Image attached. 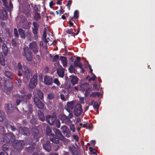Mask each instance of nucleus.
Segmentation results:
<instances>
[{"label": "nucleus", "mask_w": 155, "mask_h": 155, "mask_svg": "<svg viewBox=\"0 0 155 155\" xmlns=\"http://www.w3.org/2000/svg\"><path fill=\"white\" fill-rule=\"evenodd\" d=\"M23 56L26 58V59L28 61H31L32 59V53L29 50L28 47L24 48V51L22 53Z\"/></svg>", "instance_id": "obj_1"}, {"label": "nucleus", "mask_w": 155, "mask_h": 155, "mask_svg": "<svg viewBox=\"0 0 155 155\" xmlns=\"http://www.w3.org/2000/svg\"><path fill=\"white\" fill-rule=\"evenodd\" d=\"M31 96L32 95L30 94L28 95L25 94L21 95L19 96V99H18L16 100L17 105H18L21 101H23L25 103H27L31 97Z\"/></svg>", "instance_id": "obj_2"}, {"label": "nucleus", "mask_w": 155, "mask_h": 155, "mask_svg": "<svg viewBox=\"0 0 155 155\" xmlns=\"http://www.w3.org/2000/svg\"><path fill=\"white\" fill-rule=\"evenodd\" d=\"M25 143L22 140H15L13 143L14 147L16 150H20L22 149L25 146Z\"/></svg>", "instance_id": "obj_3"}, {"label": "nucleus", "mask_w": 155, "mask_h": 155, "mask_svg": "<svg viewBox=\"0 0 155 155\" xmlns=\"http://www.w3.org/2000/svg\"><path fill=\"white\" fill-rule=\"evenodd\" d=\"M61 130H62L64 136L67 138H69L71 136V131L67 126L63 125L61 127Z\"/></svg>", "instance_id": "obj_4"}, {"label": "nucleus", "mask_w": 155, "mask_h": 155, "mask_svg": "<svg viewBox=\"0 0 155 155\" xmlns=\"http://www.w3.org/2000/svg\"><path fill=\"white\" fill-rule=\"evenodd\" d=\"M58 117L62 121V123H64L69 125L71 123V120L68 117L64 114H61L59 115Z\"/></svg>", "instance_id": "obj_5"}, {"label": "nucleus", "mask_w": 155, "mask_h": 155, "mask_svg": "<svg viewBox=\"0 0 155 155\" xmlns=\"http://www.w3.org/2000/svg\"><path fill=\"white\" fill-rule=\"evenodd\" d=\"M37 73L35 74L31 79V81L29 83V87L31 89L34 88L37 84Z\"/></svg>", "instance_id": "obj_6"}, {"label": "nucleus", "mask_w": 155, "mask_h": 155, "mask_svg": "<svg viewBox=\"0 0 155 155\" xmlns=\"http://www.w3.org/2000/svg\"><path fill=\"white\" fill-rule=\"evenodd\" d=\"M29 48L35 54L38 53V47L37 43L35 41H33L30 43L29 45Z\"/></svg>", "instance_id": "obj_7"}, {"label": "nucleus", "mask_w": 155, "mask_h": 155, "mask_svg": "<svg viewBox=\"0 0 155 155\" xmlns=\"http://www.w3.org/2000/svg\"><path fill=\"white\" fill-rule=\"evenodd\" d=\"M15 138V136L13 133H10L4 135L3 137V140L5 142L8 143L14 140Z\"/></svg>", "instance_id": "obj_8"}, {"label": "nucleus", "mask_w": 155, "mask_h": 155, "mask_svg": "<svg viewBox=\"0 0 155 155\" xmlns=\"http://www.w3.org/2000/svg\"><path fill=\"white\" fill-rule=\"evenodd\" d=\"M31 131L32 135L36 141H38V139L41 136L38 130L36 127H34L32 128Z\"/></svg>", "instance_id": "obj_9"}, {"label": "nucleus", "mask_w": 155, "mask_h": 155, "mask_svg": "<svg viewBox=\"0 0 155 155\" xmlns=\"http://www.w3.org/2000/svg\"><path fill=\"white\" fill-rule=\"evenodd\" d=\"M33 101L35 104L39 108L43 109L44 108V104L38 99V97H36L35 98H33Z\"/></svg>", "instance_id": "obj_10"}, {"label": "nucleus", "mask_w": 155, "mask_h": 155, "mask_svg": "<svg viewBox=\"0 0 155 155\" xmlns=\"http://www.w3.org/2000/svg\"><path fill=\"white\" fill-rule=\"evenodd\" d=\"M82 110L81 106L79 104H77L74 109V115L76 116H78L81 115L82 112Z\"/></svg>", "instance_id": "obj_11"}, {"label": "nucleus", "mask_w": 155, "mask_h": 155, "mask_svg": "<svg viewBox=\"0 0 155 155\" xmlns=\"http://www.w3.org/2000/svg\"><path fill=\"white\" fill-rule=\"evenodd\" d=\"M33 94L34 96L33 98H35L36 97H38L41 99H42L43 98V93L39 90L35 89L34 91Z\"/></svg>", "instance_id": "obj_12"}, {"label": "nucleus", "mask_w": 155, "mask_h": 155, "mask_svg": "<svg viewBox=\"0 0 155 155\" xmlns=\"http://www.w3.org/2000/svg\"><path fill=\"white\" fill-rule=\"evenodd\" d=\"M13 87V84L11 81H6L5 82L4 85L5 90L6 91H11Z\"/></svg>", "instance_id": "obj_13"}, {"label": "nucleus", "mask_w": 155, "mask_h": 155, "mask_svg": "<svg viewBox=\"0 0 155 155\" xmlns=\"http://www.w3.org/2000/svg\"><path fill=\"white\" fill-rule=\"evenodd\" d=\"M19 133L23 135L28 136L30 135V132L28 129L25 127H20L19 129Z\"/></svg>", "instance_id": "obj_14"}, {"label": "nucleus", "mask_w": 155, "mask_h": 155, "mask_svg": "<svg viewBox=\"0 0 155 155\" xmlns=\"http://www.w3.org/2000/svg\"><path fill=\"white\" fill-rule=\"evenodd\" d=\"M52 81V79L50 76L46 75L44 77V82L46 85H51Z\"/></svg>", "instance_id": "obj_15"}, {"label": "nucleus", "mask_w": 155, "mask_h": 155, "mask_svg": "<svg viewBox=\"0 0 155 155\" xmlns=\"http://www.w3.org/2000/svg\"><path fill=\"white\" fill-rule=\"evenodd\" d=\"M43 146L44 149L48 152L51 151V145L49 141H46L43 143Z\"/></svg>", "instance_id": "obj_16"}, {"label": "nucleus", "mask_w": 155, "mask_h": 155, "mask_svg": "<svg viewBox=\"0 0 155 155\" xmlns=\"http://www.w3.org/2000/svg\"><path fill=\"white\" fill-rule=\"evenodd\" d=\"M74 101L68 102L67 103V107L66 109L68 112H70L72 110L74 107Z\"/></svg>", "instance_id": "obj_17"}, {"label": "nucleus", "mask_w": 155, "mask_h": 155, "mask_svg": "<svg viewBox=\"0 0 155 155\" xmlns=\"http://www.w3.org/2000/svg\"><path fill=\"white\" fill-rule=\"evenodd\" d=\"M49 136L50 140L51 142L56 144H58L59 143V139L54 134H51Z\"/></svg>", "instance_id": "obj_18"}, {"label": "nucleus", "mask_w": 155, "mask_h": 155, "mask_svg": "<svg viewBox=\"0 0 155 155\" xmlns=\"http://www.w3.org/2000/svg\"><path fill=\"white\" fill-rule=\"evenodd\" d=\"M70 78L71 79V81L73 86L78 83L79 78L76 76L71 75L70 76Z\"/></svg>", "instance_id": "obj_19"}, {"label": "nucleus", "mask_w": 155, "mask_h": 155, "mask_svg": "<svg viewBox=\"0 0 155 155\" xmlns=\"http://www.w3.org/2000/svg\"><path fill=\"white\" fill-rule=\"evenodd\" d=\"M46 120L49 124L52 125L54 123L55 118L51 115H48L46 117Z\"/></svg>", "instance_id": "obj_20"}, {"label": "nucleus", "mask_w": 155, "mask_h": 155, "mask_svg": "<svg viewBox=\"0 0 155 155\" xmlns=\"http://www.w3.org/2000/svg\"><path fill=\"white\" fill-rule=\"evenodd\" d=\"M7 18V12L5 10H0V19L5 20Z\"/></svg>", "instance_id": "obj_21"}, {"label": "nucleus", "mask_w": 155, "mask_h": 155, "mask_svg": "<svg viewBox=\"0 0 155 155\" xmlns=\"http://www.w3.org/2000/svg\"><path fill=\"white\" fill-rule=\"evenodd\" d=\"M53 130L55 134V135L59 140L63 136L59 129L54 128L53 129Z\"/></svg>", "instance_id": "obj_22"}, {"label": "nucleus", "mask_w": 155, "mask_h": 155, "mask_svg": "<svg viewBox=\"0 0 155 155\" xmlns=\"http://www.w3.org/2000/svg\"><path fill=\"white\" fill-rule=\"evenodd\" d=\"M57 73L59 77L63 78L64 74V69L62 68H58L57 70Z\"/></svg>", "instance_id": "obj_23"}, {"label": "nucleus", "mask_w": 155, "mask_h": 155, "mask_svg": "<svg viewBox=\"0 0 155 155\" xmlns=\"http://www.w3.org/2000/svg\"><path fill=\"white\" fill-rule=\"evenodd\" d=\"M69 149L70 151H71L73 155H80L81 153L79 151L76 150L75 147H73L72 148L71 147H69Z\"/></svg>", "instance_id": "obj_24"}, {"label": "nucleus", "mask_w": 155, "mask_h": 155, "mask_svg": "<svg viewBox=\"0 0 155 155\" xmlns=\"http://www.w3.org/2000/svg\"><path fill=\"white\" fill-rule=\"evenodd\" d=\"M80 87V90L82 91H84L85 90L90 88L89 85L88 83H85L81 84L79 86Z\"/></svg>", "instance_id": "obj_25"}, {"label": "nucleus", "mask_w": 155, "mask_h": 155, "mask_svg": "<svg viewBox=\"0 0 155 155\" xmlns=\"http://www.w3.org/2000/svg\"><path fill=\"white\" fill-rule=\"evenodd\" d=\"M23 110L26 113L29 114L32 113V109L31 105H29L27 106L26 108H23Z\"/></svg>", "instance_id": "obj_26"}, {"label": "nucleus", "mask_w": 155, "mask_h": 155, "mask_svg": "<svg viewBox=\"0 0 155 155\" xmlns=\"http://www.w3.org/2000/svg\"><path fill=\"white\" fill-rule=\"evenodd\" d=\"M22 71L25 74V76L27 77V78H29V71L25 66H23Z\"/></svg>", "instance_id": "obj_27"}, {"label": "nucleus", "mask_w": 155, "mask_h": 155, "mask_svg": "<svg viewBox=\"0 0 155 155\" xmlns=\"http://www.w3.org/2000/svg\"><path fill=\"white\" fill-rule=\"evenodd\" d=\"M60 60L61 61L64 67H66L67 64V62L66 61V58L64 57L61 56L60 58Z\"/></svg>", "instance_id": "obj_28"}, {"label": "nucleus", "mask_w": 155, "mask_h": 155, "mask_svg": "<svg viewBox=\"0 0 155 155\" xmlns=\"http://www.w3.org/2000/svg\"><path fill=\"white\" fill-rule=\"evenodd\" d=\"M18 31L20 37L22 38L25 39V34L24 31L22 29L20 28L18 29Z\"/></svg>", "instance_id": "obj_29"}, {"label": "nucleus", "mask_w": 155, "mask_h": 155, "mask_svg": "<svg viewBox=\"0 0 155 155\" xmlns=\"http://www.w3.org/2000/svg\"><path fill=\"white\" fill-rule=\"evenodd\" d=\"M4 7L7 10L11 12L12 9L13 8V4L11 2V0L9 1V5L7 4L6 5H5Z\"/></svg>", "instance_id": "obj_30"}, {"label": "nucleus", "mask_w": 155, "mask_h": 155, "mask_svg": "<svg viewBox=\"0 0 155 155\" xmlns=\"http://www.w3.org/2000/svg\"><path fill=\"white\" fill-rule=\"evenodd\" d=\"M0 64L2 66L5 65V58L2 53H0Z\"/></svg>", "instance_id": "obj_31"}, {"label": "nucleus", "mask_w": 155, "mask_h": 155, "mask_svg": "<svg viewBox=\"0 0 155 155\" xmlns=\"http://www.w3.org/2000/svg\"><path fill=\"white\" fill-rule=\"evenodd\" d=\"M2 49L3 53L5 55H7L8 53V48L6 46V45L5 44H3L2 46Z\"/></svg>", "instance_id": "obj_32"}, {"label": "nucleus", "mask_w": 155, "mask_h": 155, "mask_svg": "<svg viewBox=\"0 0 155 155\" xmlns=\"http://www.w3.org/2000/svg\"><path fill=\"white\" fill-rule=\"evenodd\" d=\"M38 112L40 119L42 121H44L45 118L43 113L40 110H38Z\"/></svg>", "instance_id": "obj_33"}, {"label": "nucleus", "mask_w": 155, "mask_h": 155, "mask_svg": "<svg viewBox=\"0 0 155 155\" xmlns=\"http://www.w3.org/2000/svg\"><path fill=\"white\" fill-rule=\"evenodd\" d=\"M5 75L9 78H12V74L10 71H6L4 73Z\"/></svg>", "instance_id": "obj_34"}, {"label": "nucleus", "mask_w": 155, "mask_h": 155, "mask_svg": "<svg viewBox=\"0 0 155 155\" xmlns=\"http://www.w3.org/2000/svg\"><path fill=\"white\" fill-rule=\"evenodd\" d=\"M32 34L31 32L29 31H27L26 32L25 37L28 40H30L31 39Z\"/></svg>", "instance_id": "obj_35"}, {"label": "nucleus", "mask_w": 155, "mask_h": 155, "mask_svg": "<svg viewBox=\"0 0 155 155\" xmlns=\"http://www.w3.org/2000/svg\"><path fill=\"white\" fill-rule=\"evenodd\" d=\"M38 29L33 28L32 32L34 35V38L35 39H37L38 37L37 35Z\"/></svg>", "instance_id": "obj_36"}, {"label": "nucleus", "mask_w": 155, "mask_h": 155, "mask_svg": "<svg viewBox=\"0 0 155 155\" xmlns=\"http://www.w3.org/2000/svg\"><path fill=\"white\" fill-rule=\"evenodd\" d=\"M68 95H69L68 94H67V95L65 94V95L61 94H60V97L62 100L63 101H65L67 100Z\"/></svg>", "instance_id": "obj_37"}, {"label": "nucleus", "mask_w": 155, "mask_h": 155, "mask_svg": "<svg viewBox=\"0 0 155 155\" xmlns=\"http://www.w3.org/2000/svg\"><path fill=\"white\" fill-rule=\"evenodd\" d=\"M63 135L62 137L61 138L60 140L64 142L65 143H67L70 141V140L66 138Z\"/></svg>", "instance_id": "obj_38"}, {"label": "nucleus", "mask_w": 155, "mask_h": 155, "mask_svg": "<svg viewBox=\"0 0 155 155\" xmlns=\"http://www.w3.org/2000/svg\"><path fill=\"white\" fill-rule=\"evenodd\" d=\"M74 64L75 66L78 67L80 68H82V64L79 62L77 61H74Z\"/></svg>", "instance_id": "obj_39"}, {"label": "nucleus", "mask_w": 155, "mask_h": 155, "mask_svg": "<svg viewBox=\"0 0 155 155\" xmlns=\"http://www.w3.org/2000/svg\"><path fill=\"white\" fill-rule=\"evenodd\" d=\"M46 132L47 135L49 136L51 134H53L51 133L52 130L50 127L49 126L47 127L46 129Z\"/></svg>", "instance_id": "obj_40"}, {"label": "nucleus", "mask_w": 155, "mask_h": 155, "mask_svg": "<svg viewBox=\"0 0 155 155\" xmlns=\"http://www.w3.org/2000/svg\"><path fill=\"white\" fill-rule=\"evenodd\" d=\"M45 28H44V31L43 32V35H42V38L43 39L45 40V41L47 43L48 42V41L47 39H46V31Z\"/></svg>", "instance_id": "obj_41"}, {"label": "nucleus", "mask_w": 155, "mask_h": 155, "mask_svg": "<svg viewBox=\"0 0 155 155\" xmlns=\"http://www.w3.org/2000/svg\"><path fill=\"white\" fill-rule=\"evenodd\" d=\"M69 72L71 73H75L76 70L75 68L72 65H71L68 68Z\"/></svg>", "instance_id": "obj_42"}, {"label": "nucleus", "mask_w": 155, "mask_h": 155, "mask_svg": "<svg viewBox=\"0 0 155 155\" xmlns=\"http://www.w3.org/2000/svg\"><path fill=\"white\" fill-rule=\"evenodd\" d=\"M34 145H30L29 146H28L26 147L27 148V150L30 152H32L34 149Z\"/></svg>", "instance_id": "obj_43"}, {"label": "nucleus", "mask_w": 155, "mask_h": 155, "mask_svg": "<svg viewBox=\"0 0 155 155\" xmlns=\"http://www.w3.org/2000/svg\"><path fill=\"white\" fill-rule=\"evenodd\" d=\"M5 118V115L4 112L0 110V121H1Z\"/></svg>", "instance_id": "obj_44"}, {"label": "nucleus", "mask_w": 155, "mask_h": 155, "mask_svg": "<svg viewBox=\"0 0 155 155\" xmlns=\"http://www.w3.org/2000/svg\"><path fill=\"white\" fill-rule=\"evenodd\" d=\"M69 128L70 130L72 131L74 133L76 131L75 127L74 125V124H71L70 125Z\"/></svg>", "instance_id": "obj_45"}, {"label": "nucleus", "mask_w": 155, "mask_h": 155, "mask_svg": "<svg viewBox=\"0 0 155 155\" xmlns=\"http://www.w3.org/2000/svg\"><path fill=\"white\" fill-rule=\"evenodd\" d=\"M99 96L100 94L98 92H93L90 94V97H95L96 96Z\"/></svg>", "instance_id": "obj_46"}, {"label": "nucleus", "mask_w": 155, "mask_h": 155, "mask_svg": "<svg viewBox=\"0 0 155 155\" xmlns=\"http://www.w3.org/2000/svg\"><path fill=\"white\" fill-rule=\"evenodd\" d=\"M9 148L8 145L5 144H3L2 146V150L5 152Z\"/></svg>", "instance_id": "obj_47"}, {"label": "nucleus", "mask_w": 155, "mask_h": 155, "mask_svg": "<svg viewBox=\"0 0 155 155\" xmlns=\"http://www.w3.org/2000/svg\"><path fill=\"white\" fill-rule=\"evenodd\" d=\"M66 32L69 34H72L74 35V33L73 31V30L72 29H67L66 31Z\"/></svg>", "instance_id": "obj_48"}, {"label": "nucleus", "mask_w": 155, "mask_h": 155, "mask_svg": "<svg viewBox=\"0 0 155 155\" xmlns=\"http://www.w3.org/2000/svg\"><path fill=\"white\" fill-rule=\"evenodd\" d=\"M54 97V95L53 93H50L48 94L47 98L49 100L53 99Z\"/></svg>", "instance_id": "obj_49"}, {"label": "nucleus", "mask_w": 155, "mask_h": 155, "mask_svg": "<svg viewBox=\"0 0 155 155\" xmlns=\"http://www.w3.org/2000/svg\"><path fill=\"white\" fill-rule=\"evenodd\" d=\"M55 124L56 127L58 128H60L61 125V123L59 120H55Z\"/></svg>", "instance_id": "obj_50"}, {"label": "nucleus", "mask_w": 155, "mask_h": 155, "mask_svg": "<svg viewBox=\"0 0 155 155\" xmlns=\"http://www.w3.org/2000/svg\"><path fill=\"white\" fill-rule=\"evenodd\" d=\"M0 134H5V129L3 126H0Z\"/></svg>", "instance_id": "obj_51"}, {"label": "nucleus", "mask_w": 155, "mask_h": 155, "mask_svg": "<svg viewBox=\"0 0 155 155\" xmlns=\"http://www.w3.org/2000/svg\"><path fill=\"white\" fill-rule=\"evenodd\" d=\"M6 107L7 110L9 111H12L13 110V108L12 107V105L11 104H7Z\"/></svg>", "instance_id": "obj_52"}, {"label": "nucleus", "mask_w": 155, "mask_h": 155, "mask_svg": "<svg viewBox=\"0 0 155 155\" xmlns=\"http://www.w3.org/2000/svg\"><path fill=\"white\" fill-rule=\"evenodd\" d=\"M34 27L33 28L38 29L39 27V25L35 21H34L33 23Z\"/></svg>", "instance_id": "obj_53"}, {"label": "nucleus", "mask_w": 155, "mask_h": 155, "mask_svg": "<svg viewBox=\"0 0 155 155\" xmlns=\"http://www.w3.org/2000/svg\"><path fill=\"white\" fill-rule=\"evenodd\" d=\"M41 17L40 14L38 13H36L34 16L35 19L36 20H38Z\"/></svg>", "instance_id": "obj_54"}, {"label": "nucleus", "mask_w": 155, "mask_h": 155, "mask_svg": "<svg viewBox=\"0 0 155 155\" xmlns=\"http://www.w3.org/2000/svg\"><path fill=\"white\" fill-rule=\"evenodd\" d=\"M32 140L31 139H27L26 140V146H28V144H29L30 145V144L32 143Z\"/></svg>", "instance_id": "obj_55"}, {"label": "nucleus", "mask_w": 155, "mask_h": 155, "mask_svg": "<svg viewBox=\"0 0 155 155\" xmlns=\"http://www.w3.org/2000/svg\"><path fill=\"white\" fill-rule=\"evenodd\" d=\"M5 153L7 155H12V150L11 149L9 148L5 152Z\"/></svg>", "instance_id": "obj_56"}, {"label": "nucleus", "mask_w": 155, "mask_h": 155, "mask_svg": "<svg viewBox=\"0 0 155 155\" xmlns=\"http://www.w3.org/2000/svg\"><path fill=\"white\" fill-rule=\"evenodd\" d=\"M94 109L97 110L99 108V106L97 103L96 102H95L94 105Z\"/></svg>", "instance_id": "obj_57"}, {"label": "nucleus", "mask_w": 155, "mask_h": 155, "mask_svg": "<svg viewBox=\"0 0 155 155\" xmlns=\"http://www.w3.org/2000/svg\"><path fill=\"white\" fill-rule=\"evenodd\" d=\"M59 59V56L58 55H56L53 57L52 58V61L53 62L56 61Z\"/></svg>", "instance_id": "obj_58"}, {"label": "nucleus", "mask_w": 155, "mask_h": 155, "mask_svg": "<svg viewBox=\"0 0 155 155\" xmlns=\"http://www.w3.org/2000/svg\"><path fill=\"white\" fill-rule=\"evenodd\" d=\"M78 11L76 10L75 11L74 14V17L75 18H78Z\"/></svg>", "instance_id": "obj_59"}, {"label": "nucleus", "mask_w": 155, "mask_h": 155, "mask_svg": "<svg viewBox=\"0 0 155 155\" xmlns=\"http://www.w3.org/2000/svg\"><path fill=\"white\" fill-rule=\"evenodd\" d=\"M54 82L55 84H56L58 86H59L60 85V83L58 80L56 78H55L54 79Z\"/></svg>", "instance_id": "obj_60"}, {"label": "nucleus", "mask_w": 155, "mask_h": 155, "mask_svg": "<svg viewBox=\"0 0 155 155\" xmlns=\"http://www.w3.org/2000/svg\"><path fill=\"white\" fill-rule=\"evenodd\" d=\"M14 32L15 35L17 37H19V35L18 34V31L16 28H15L14 29Z\"/></svg>", "instance_id": "obj_61"}, {"label": "nucleus", "mask_w": 155, "mask_h": 155, "mask_svg": "<svg viewBox=\"0 0 155 155\" xmlns=\"http://www.w3.org/2000/svg\"><path fill=\"white\" fill-rule=\"evenodd\" d=\"M85 90V95L86 96H88L90 92V88L87 89Z\"/></svg>", "instance_id": "obj_62"}, {"label": "nucleus", "mask_w": 155, "mask_h": 155, "mask_svg": "<svg viewBox=\"0 0 155 155\" xmlns=\"http://www.w3.org/2000/svg\"><path fill=\"white\" fill-rule=\"evenodd\" d=\"M73 137L75 141H78V135H73Z\"/></svg>", "instance_id": "obj_63"}, {"label": "nucleus", "mask_w": 155, "mask_h": 155, "mask_svg": "<svg viewBox=\"0 0 155 155\" xmlns=\"http://www.w3.org/2000/svg\"><path fill=\"white\" fill-rule=\"evenodd\" d=\"M16 84L18 86H20L21 84V81L20 79H18L17 80Z\"/></svg>", "instance_id": "obj_64"}]
</instances>
